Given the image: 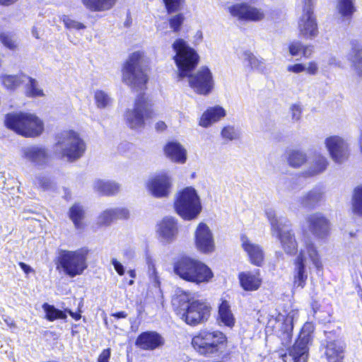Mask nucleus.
<instances>
[{
	"mask_svg": "<svg viewBox=\"0 0 362 362\" xmlns=\"http://www.w3.org/2000/svg\"><path fill=\"white\" fill-rule=\"evenodd\" d=\"M173 307L188 325H197L206 322L211 314V305L206 299H198L183 291L177 293L172 300Z\"/></svg>",
	"mask_w": 362,
	"mask_h": 362,
	"instance_id": "1",
	"label": "nucleus"
},
{
	"mask_svg": "<svg viewBox=\"0 0 362 362\" xmlns=\"http://www.w3.org/2000/svg\"><path fill=\"white\" fill-rule=\"evenodd\" d=\"M4 124L8 129L25 138L38 137L45 131L44 121L29 112L8 113L5 117Z\"/></svg>",
	"mask_w": 362,
	"mask_h": 362,
	"instance_id": "2",
	"label": "nucleus"
},
{
	"mask_svg": "<svg viewBox=\"0 0 362 362\" xmlns=\"http://www.w3.org/2000/svg\"><path fill=\"white\" fill-rule=\"evenodd\" d=\"M311 262L317 269L322 267L319 252L313 243L305 240L302 247L293 262V284L295 288H303L308 276V262Z\"/></svg>",
	"mask_w": 362,
	"mask_h": 362,
	"instance_id": "3",
	"label": "nucleus"
},
{
	"mask_svg": "<svg viewBox=\"0 0 362 362\" xmlns=\"http://www.w3.org/2000/svg\"><path fill=\"white\" fill-rule=\"evenodd\" d=\"M148 60L143 52H133L122 69V81L135 89H143L146 84Z\"/></svg>",
	"mask_w": 362,
	"mask_h": 362,
	"instance_id": "4",
	"label": "nucleus"
},
{
	"mask_svg": "<svg viewBox=\"0 0 362 362\" xmlns=\"http://www.w3.org/2000/svg\"><path fill=\"white\" fill-rule=\"evenodd\" d=\"M175 273L182 279L197 285L207 284L214 277L211 269L204 262L191 257H183L174 265Z\"/></svg>",
	"mask_w": 362,
	"mask_h": 362,
	"instance_id": "5",
	"label": "nucleus"
},
{
	"mask_svg": "<svg viewBox=\"0 0 362 362\" xmlns=\"http://www.w3.org/2000/svg\"><path fill=\"white\" fill-rule=\"evenodd\" d=\"M86 150V144L80 134L74 130H65L57 136L54 146L56 156L69 161L81 158Z\"/></svg>",
	"mask_w": 362,
	"mask_h": 362,
	"instance_id": "6",
	"label": "nucleus"
},
{
	"mask_svg": "<svg viewBox=\"0 0 362 362\" xmlns=\"http://www.w3.org/2000/svg\"><path fill=\"white\" fill-rule=\"evenodd\" d=\"M172 47L175 53L173 59L177 68V80L181 81L196 68L199 57L197 51L183 39H176Z\"/></svg>",
	"mask_w": 362,
	"mask_h": 362,
	"instance_id": "7",
	"label": "nucleus"
},
{
	"mask_svg": "<svg viewBox=\"0 0 362 362\" xmlns=\"http://www.w3.org/2000/svg\"><path fill=\"white\" fill-rule=\"evenodd\" d=\"M88 250L81 248L76 250H61L57 259V269L73 278L81 275L87 269Z\"/></svg>",
	"mask_w": 362,
	"mask_h": 362,
	"instance_id": "8",
	"label": "nucleus"
},
{
	"mask_svg": "<svg viewBox=\"0 0 362 362\" xmlns=\"http://www.w3.org/2000/svg\"><path fill=\"white\" fill-rule=\"evenodd\" d=\"M265 213L271 225L272 236L279 239L286 254L294 255L297 251L298 245L295 235L290 228L289 222L284 218L277 217L276 212L272 209H267Z\"/></svg>",
	"mask_w": 362,
	"mask_h": 362,
	"instance_id": "9",
	"label": "nucleus"
},
{
	"mask_svg": "<svg viewBox=\"0 0 362 362\" xmlns=\"http://www.w3.org/2000/svg\"><path fill=\"white\" fill-rule=\"evenodd\" d=\"M175 209L185 220L197 218L202 210L201 199L197 190L192 187H187L178 192L175 197Z\"/></svg>",
	"mask_w": 362,
	"mask_h": 362,
	"instance_id": "10",
	"label": "nucleus"
},
{
	"mask_svg": "<svg viewBox=\"0 0 362 362\" xmlns=\"http://www.w3.org/2000/svg\"><path fill=\"white\" fill-rule=\"evenodd\" d=\"M227 341V337L218 330L203 329L192 339L193 348L201 355L211 356L218 353Z\"/></svg>",
	"mask_w": 362,
	"mask_h": 362,
	"instance_id": "11",
	"label": "nucleus"
},
{
	"mask_svg": "<svg viewBox=\"0 0 362 362\" xmlns=\"http://www.w3.org/2000/svg\"><path fill=\"white\" fill-rule=\"evenodd\" d=\"M152 103L144 94L136 99L132 109H128L124 115L126 123L132 129L139 130L144 127L146 121L154 117Z\"/></svg>",
	"mask_w": 362,
	"mask_h": 362,
	"instance_id": "12",
	"label": "nucleus"
},
{
	"mask_svg": "<svg viewBox=\"0 0 362 362\" xmlns=\"http://www.w3.org/2000/svg\"><path fill=\"white\" fill-rule=\"evenodd\" d=\"M187 82L191 89L197 94L208 95L214 89L215 81L211 70L206 66H202L196 72L189 73Z\"/></svg>",
	"mask_w": 362,
	"mask_h": 362,
	"instance_id": "13",
	"label": "nucleus"
},
{
	"mask_svg": "<svg viewBox=\"0 0 362 362\" xmlns=\"http://www.w3.org/2000/svg\"><path fill=\"white\" fill-rule=\"evenodd\" d=\"M315 0H301L302 14L298 28L300 34L306 39H313L318 34L317 23L313 13Z\"/></svg>",
	"mask_w": 362,
	"mask_h": 362,
	"instance_id": "14",
	"label": "nucleus"
},
{
	"mask_svg": "<svg viewBox=\"0 0 362 362\" xmlns=\"http://www.w3.org/2000/svg\"><path fill=\"white\" fill-rule=\"evenodd\" d=\"M314 325L305 322L301 329L299 337L293 346L289 349L288 354L293 362H307L308 358V344L312 339Z\"/></svg>",
	"mask_w": 362,
	"mask_h": 362,
	"instance_id": "15",
	"label": "nucleus"
},
{
	"mask_svg": "<svg viewBox=\"0 0 362 362\" xmlns=\"http://www.w3.org/2000/svg\"><path fill=\"white\" fill-rule=\"evenodd\" d=\"M298 310L293 309L286 315L278 313L275 317L272 316L269 320V323L273 326L274 329L282 332L280 337L284 344L291 342L293 322L298 320Z\"/></svg>",
	"mask_w": 362,
	"mask_h": 362,
	"instance_id": "16",
	"label": "nucleus"
},
{
	"mask_svg": "<svg viewBox=\"0 0 362 362\" xmlns=\"http://www.w3.org/2000/svg\"><path fill=\"white\" fill-rule=\"evenodd\" d=\"M172 185V177L165 172L151 176L146 183L148 192L156 198L167 197L170 193Z\"/></svg>",
	"mask_w": 362,
	"mask_h": 362,
	"instance_id": "17",
	"label": "nucleus"
},
{
	"mask_svg": "<svg viewBox=\"0 0 362 362\" xmlns=\"http://www.w3.org/2000/svg\"><path fill=\"white\" fill-rule=\"evenodd\" d=\"M324 144L334 162L342 163L348 159L350 154L349 144L343 137L337 135L327 136Z\"/></svg>",
	"mask_w": 362,
	"mask_h": 362,
	"instance_id": "18",
	"label": "nucleus"
},
{
	"mask_svg": "<svg viewBox=\"0 0 362 362\" xmlns=\"http://www.w3.org/2000/svg\"><path fill=\"white\" fill-rule=\"evenodd\" d=\"M194 245L197 250L204 254H211L215 251L214 236L209 226L200 222L194 233Z\"/></svg>",
	"mask_w": 362,
	"mask_h": 362,
	"instance_id": "19",
	"label": "nucleus"
},
{
	"mask_svg": "<svg viewBox=\"0 0 362 362\" xmlns=\"http://www.w3.org/2000/svg\"><path fill=\"white\" fill-rule=\"evenodd\" d=\"M23 159L36 166L46 165L50 158L48 148L41 144H33L21 149Z\"/></svg>",
	"mask_w": 362,
	"mask_h": 362,
	"instance_id": "20",
	"label": "nucleus"
},
{
	"mask_svg": "<svg viewBox=\"0 0 362 362\" xmlns=\"http://www.w3.org/2000/svg\"><path fill=\"white\" fill-rule=\"evenodd\" d=\"M305 221L310 231L317 238L323 239L329 235V221L322 213L316 212L309 214Z\"/></svg>",
	"mask_w": 362,
	"mask_h": 362,
	"instance_id": "21",
	"label": "nucleus"
},
{
	"mask_svg": "<svg viewBox=\"0 0 362 362\" xmlns=\"http://www.w3.org/2000/svg\"><path fill=\"white\" fill-rule=\"evenodd\" d=\"M240 245L252 265L262 267L264 264V252L259 245L254 243L245 235L240 236Z\"/></svg>",
	"mask_w": 362,
	"mask_h": 362,
	"instance_id": "22",
	"label": "nucleus"
},
{
	"mask_svg": "<svg viewBox=\"0 0 362 362\" xmlns=\"http://www.w3.org/2000/svg\"><path fill=\"white\" fill-rule=\"evenodd\" d=\"M163 337L155 331H147L141 333L136 338L135 345L144 351H153L164 344Z\"/></svg>",
	"mask_w": 362,
	"mask_h": 362,
	"instance_id": "23",
	"label": "nucleus"
},
{
	"mask_svg": "<svg viewBox=\"0 0 362 362\" xmlns=\"http://www.w3.org/2000/svg\"><path fill=\"white\" fill-rule=\"evenodd\" d=\"M238 280L240 287L245 291H257L262 284V277L259 269L240 272Z\"/></svg>",
	"mask_w": 362,
	"mask_h": 362,
	"instance_id": "24",
	"label": "nucleus"
},
{
	"mask_svg": "<svg viewBox=\"0 0 362 362\" xmlns=\"http://www.w3.org/2000/svg\"><path fill=\"white\" fill-rule=\"evenodd\" d=\"M157 233L163 242L170 243L177 237V223L173 217H165L157 224Z\"/></svg>",
	"mask_w": 362,
	"mask_h": 362,
	"instance_id": "25",
	"label": "nucleus"
},
{
	"mask_svg": "<svg viewBox=\"0 0 362 362\" xmlns=\"http://www.w3.org/2000/svg\"><path fill=\"white\" fill-rule=\"evenodd\" d=\"M328 165V159L325 155L315 152L310 157L308 165L303 173L305 177H314L324 173Z\"/></svg>",
	"mask_w": 362,
	"mask_h": 362,
	"instance_id": "26",
	"label": "nucleus"
},
{
	"mask_svg": "<svg viewBox=\"0 0 362 362\" xmlns=\"http://www.w3.org/2000/svg\"><path fill=\"white\" fill-rule=\"evenodd\" d=\"M164 154L172 162L183 164L187 160V151L177 141H169L163 147Z\"/></svg>",
	"mask_w": 362,
	"mask_h": 362,
	"instance_id": "27",
	"label": "nucleus"
},
{
	"mask_svg": "<svg viewBox=\"0 0 362 362\" xmlns=\"http://www.w3.org/2000/svg\"><path fill=\"white\" fill-rule=\"evenodd\" d=\"M226 115V110L220 105L209 107L201 116L199 124L203 127H208L213 123L221 120Z\"/></svg>",
	"mask_w": 362,
	"mask_h": 362,
	"instance_id": "28",
	"label": "nucleus"
},
{
	"mask_svg": "<svg viewBox=\"0 0 362 362\" xmlns=\"http://www.w3.org/2000/svg\"><path fill=\"white\" fill-rule=\"evenodd\" d=\"M27 75L19 72L17 74H0V83L6 90L13 91L26 81Z\"/></svg>",
	"mask_w": 362,
	"mask_h": 362,
	"instance_id": "29",
	"label": "nucleus"
},
{
	"mask_svg": "<svg viewBox=\"0 0 362 362\" xmlns=\"http://www.w3.org/2000/svg\"><path fill=\"white\" fill-rule=\"evenodd\" d=\"M345 344L339 340L330 341L327 345L325 354L328 362H343Z\"/></svg>",
	"mask_w": 362,
	"mask_h": 362,
	"instance_id": "30",
	"label": "nucleus"
},
{
	"mask_svg": "<svg viewBox=\"0 0 362 362\" xmlns=\"http://www.w3.org/2000/svg\"><path fill=\"white\" fill-rule=\"evenodd\" d=\"M218 305V321L225 326L231 327L235 324V318L230 310L229 302L223 298H221Z\"/></svg>",
	"mask_w": 362,
	"mask_h": 362,
	"instance_id": "31",
	"label": "nucleus"
},
{
	"mask_svg": "<svg viewBox=\"0 0 362 362\" xmlns=\"http://www.w3.org/2000/svg\"><path fill=\"white\" fill-rule=\"evenodd\" d=\"M352 67L358 74H362V46L358 43H352L351 49L346 56Z\"/></svg>",
	"mask_w": 362,
	"mask_h": 362,
	"instance_id": "32",
	"label": "nucleus"
},
{
	"mask_svg": "<svg viewBox=\"0 0 362 362\" xmlns=\"http://www.w3.org/2000/svg\"><path fill=\"white\" fill-rule=\"evenodd\" d=\"M322 199V192L320 189L315 188L301 198V204L306 208H314L318 206Z\"/></svg>",
	"mask_w": 362,
	"mask_h": 362,
	"instance_id": "33",
	"label": "nucleus"
},
{
	"mask_svg": "<svg viewBox=\"0 0 362 362\" xmlns=\"http://www.w3.org/2000/svg\"><path fill=\"white\" fill-rule=\"evenodd\" d=\"M93 189L102 194H113L119 189L117 183L112 181H106L103 180H96L93 183Z\"/></svg>",
	"mask_w": 362,
	"mask_h": 362,
	"instance_id": "34",
	"label": "nucleus"
},
{
	"mask_svg": "<svg viewBox=\"0 0 362 362\" xmlns=\"http://www.w3.org/2000/svg\"><path fill=\"white\" fill-rule=\"evenodd\" d=\"M116 0H82L83 4L91 11H105L113 7Z\"/></svg>",
	"mask_w": 362,
	"mask_h": 362,
	"instance_id": "35",
	"label": "nucleus"
},
{
	"mask_svg": "<svg viewBox=\"0 0 362 362\" xmlns=\"http://www.w3.org/2000/svg\"><path fill=\"white\" fill-rule=\"evenodd\" d=\"M25 86V95L31 98H40L45 95L44 90L39 85L37 81L27 76Z\"/></svg>",
	"mask_w": 362,
	"mask_h": 362,
	"instance_id": "36",
	"label": "nucleus"
},
{
	"mask_svg": "<svg viewBox=\"0 0 362 362\" xmlns=\"http://www.w3.org/2000/svg\"><path fill=\"white\" fill-rule=\"evenodd\" d=\"M243 59L254 70L264 72L267 69L264 59L255 56L250 52H245L243 53Z\"/></svg>",
	"mask_w": 362,
	"mask_h": 362,
	"instance_id": "37",
	"label": "nucleus"
},
{
	"mask_svg": "<svg viewBox=\"0 0 362 362\" xmlns=\"http://www.w3.org/2000/svg\"><path fill=\"white\" fill-rule=\"evenodd\" d=\"M355 0H337V10L344 18H349L355 12Z\"/></svg>",
	"mask_w": 362,
	"mask_h": 362,
	"instance_id": "38",
	"label": "nucleus"
},
{
	"mask_svg": "<svg viewBox=\"0 0 362 362\" xmlns=\"http://www.w3.org/2000/svg\"><path fill=\"white\" fill-rule=\"evenodd\" d=\"M42 308L45 313V317L49 321H54L58 319H66V314L65 312L57 309L54 305L44 303Z\"/></svg>",
	"mask_w": 362,
	"mask_h": 362,
	"instance_id": "39",
	"label": "nucleus"
},
{
	"mask_svg": "<svg viewBox=\"0 0 362 362\" xmlns=\"http://www.w3.org/2000/svg\"><path fill=\"white\" fill-rule=\"evenodd\" d=\"M308 160L307 155L305 152L300 151H291L288 157L289 165L293 168L300 167Z\"/></svg>",
	"mask_w": 362,
	"mask_h": 362,
	"instance_id": "40",
	"label": "nucleus"
},
{
	"mask_svg": "<svg viewBox=\"0 0 362 362\" xmlns=\"http://www.w3.org/2000/svg\"><path fill=\"white\" fill-rule=\"evenodd\" d=\"M69 216L76 228H81L83 226L82 220L84 211L82 206L78 204L73 205L69 211Z\"/></svg>",
	"mask_w": 362,
	"mask_h": 362,
	"instance_id": "41",
	"label": "nucleus"
},
{
	"mask_svg": "<svg viewBox=\"0 0 362 362\" xmlns=\"http://www.w3.org/2000/svg\"><path fill=\"white\" fill-rule=\"evenodd\" d=\"M94 99L97 107L103 109L111 103L110 96L104 91L98 90L94 93Z\"/></svg>",
	"mask_w": 362,
	"mask_h": 362,
	"instance_id": "42",
	"label": "nucleus"
},
{
	"mask_svg": "<svg viewBox=\"0 0 362 362\" xmlns=\"http://www.w3.org/2000/svg\"><path fill=\"white\" fill-rule=\"evenodd\" d=\"M60 18L64 23L65 28L69 30H80L86 28V25L83 23L73 19L69 16L63 15Z\"/></svg>",
	"mask_w": 362,
	"mask_h": 362,
	"instance_id": "43",
	"label": "nucleus"
},
{
	"mask_svg": "<svg viewBox=\"0 0 362 362\" xmlns=\"http://www.w3.org/2000/svg\"><path fill=\"white\" fill-rule=\"evenodd\" d=\"M353 210L356 214L362 215V185L354 190Z\"/></svg>",
	"mask_w": 362,
	"mask_h": 362,
	"instance_id": "44",
	"label": "nucleus"
},
{
	"mask_svg": "<svg viewBox=\"0 0 362 362\" xmlns=\"http://www.w3.org/2000/svg\"><path fill=\"white\" fill-rule=\"evenodd\" d=\"M0 42L7 48L10 49H15L17 46V41L14 37V35L10 33H0Z\"/></svg>",
	"mask_w": 362,
	"mask_h": 362,
	"instance_id": "45",
	"label": "nucleus"
},
{
	"mask_svg": "<svg viewBox=\"0 0 362 362\" xmlns=\"http://www.w3.org/2000/svg\"><path fill=\"white\" fill-rule=\"evenodd\" d=\"M185 21V16L182 13H177L172 16L169 19L170 28L174 33H178Z\"/></svg>",
	"mask_w": 362,
	"mask_h": 362,
	"instance_id": "46",
	"label": "nucleus"
},
{
	"mask_svg": "<svg viewBox=\"0 0 362 362\" xmlns=\"http://www.w3.org/2000/svg\"><path fill=\"white\" fill-rule=\"evenodd\" d=\"M165 9L168 13H175L180 11L185 2V0H163Z\"/></svg>",
	"mask_w": 362,
	"mask_h": 362,
	"instance_id": "47",
	"label": "nucleus"
},
{
	"mask_svg": "<svg viewBox=\"0 0 362 362\" xmlns=\"http://www.w3.org/2000/svg\"><path fill=\"white\" fill-rule=\"evenodd\" d=\"M113 220H115V217L112 209H107L103 211L98 217V223L100 226H106L109 225Z\"/></svg>",
	"mask_w": 362,
	"mask_h": 362,
	"instance_id": "48",
	"label": "nucleus"
},
{
	"mask_svg": "<svg viewBox=\"0 0 362 362\" xmlns=\"http://www.w3.org/2000/svg\"><path fill=\"white\" fill-rule=\"evenodd\" d=\"M221 135L223 139L230 141L238 139L240 136L239 132L232 126L225 127L221 131Z\"/></svg>",
	"mask_w": 362,
	"mask_h": 362,
	"instance_id": "49",
	"label": "nucleus"
},
{
	"mask_svg": "<svg viewBox=\"0 0 362 362\" xmlns=\"http://www.w3.org/2000/svg\"><path fill=\"white\" fill-rule=\"evenodd\" d=\"M303 44L300 41H293L288 45V51L291 56L297 57L302 53Z\"/></svg>",
	"mask_w": 362,
	"mask_h": 362,
	"instance_id": "50",
	"label": "nucleus"
},
{
	"mask_svg": "<svg viewBox=\"0 0 362 362\" xmlns=\"http://www.w3.org/2000/svg\"><path fill=\"white\" fill-rule=\"evenodd\" d=\"M319 71V66L315 61H310L304 64V72L309 75H316Z\"/></svg>",
	"mask_w": 362,
	"mask_h": 362,
	"instance_id": "51",
	"label": "nucleus"
},
{
	"mask_svg": "<svg viewBox=\"0 0 362 362\" xmlns=\"http://www.w3.org/2000/svg\"><path fill=\"white\" fill-rule=\"evenodd\" d=\"M35 185L43 189H47L50 187L49 180L45 176H38L35 177Z\"/></svg>",
	"mask_w": 362,
	"mask_h": 362,
	"instance_id": "52",
	"label": "nucleus"
},
{
	"mask_svg": "<svg viewBox=\"0 0 362 362\" xmlns=\"http://www.w3.org/2000/svg\"><path fill=\"white\" fill-rule=\"evenodd\" d=\"M112 209L114 212L115 219L127 218L129 217V211L125 208H115Z\"/></svg>",
	"mask_w": 362,
	"mask_h": 362,
	"instance_id": "53",
	"label": "nucleus"
},
{
	"mask_svg": "<svg viewBox=\"0 0 362 362\" xmlns=\"http://www.w3.org/2000/svg\"><path fill=\"white\" fill-rule=\"evenodd\" d=\"M286 70L288 72L293 74H300L304 72V64L297 63L293 64H289L286 67Z\"/></svg>",
	"mask_w": 362,
	"mask_h": 362,
	"instance_id": "54",
	"label": "nucleus"
},
{
	"mask_svg": "<svg viewBox=\"0 0 362 362\" xmlns=\"http://www.w3.org/2000/svg\"><path fill=\"white\" fill-rule=\"evenodd\" d=\"M292 119L293 121H298L301 117V108L300 106L294 105L290 109Z\"/></svg>",
	"mask_w": 362,
	"mask_h": 362,
	"instance_id": "55",
	"label": "nucleus"
},
{
	"mask_svg": "<svg viewBox=\"0 0 362 362\" xmlns=\"http://www.w3.org/2000/svg\"><path fill=\"white\" fill-rule=\"evenodd\" d=\"M111 351L110 349H104L100 354L98 362H109L110 358Z\"/></svg>",
	"mask_w": 362,
	"mask_h": 362,
	"instance_id": "56",
	"label": "nucleus"
},
{
	"mask_svg": "<svg viewBox=\"0 0 362 362\" xmlns=\"http://www.w3.org/2000/svg\"><path fill=\"white\" fill-rule=\"evenodd\" d=\"M115 271L119 276H122L124 274V268L123 265L117 261L116 259H112L111 261Z\"/></svg>",
	"mask_w": 362,
	"mask_h": 362,
	"instance_id": "57",
	"label": "nucleus"
},
{
	"mask_svg": "<svg viewBox=\"0 0 362 362\" xmlns=\"http://www.w3.org/2000/svg\"><path fill=\"white\" fill-rule=\"evenodd\" d=\"M314 47L312 45H304L302 49V54L304 57L308 58L313 53Z\"/></svg>",
	"mask_w": 362,
	"mask_h": 362,
	"instance_id": "58",
	"label": "nucleus"
},
{
	"mask_svg": "<svg viewBox=\"0 0 362 362\" xmlns=\"http://www.w3.org/2000/svg\"><path fill=\"white\" fill-rule=\"evenodd\" d=\"M155 128L158 132H163L166 129L167 125L163 121H159L156 123Z\"/></svg>",
	"mask_w": 362,
	"mask_h": 362,
	"instance_id": "59",
	"label": "nucleus"
},
{
	"mask_svg": "<svg viewBox=\"0 0 362 362\" xmlns=\"http://www.w3.org/2000/svg\"><path fill=\"white\" fill-rule=\"evenodd\" d=\"M64 312L65 313L67 312L75 320H78L81 317L80 312L74 313L71 310H67V309H66Z\"/></svg>",
	"mask_w": 362,
	"mask_h": 362,
	"instance_id": "60",
	"label": "nucleus"
},
{
	"mask_svg": "<svg viewBox=\"0 0 362 362\" xmlns=\"http://www.w3.org/2000/svg\"><path fill=\"white\" fill-rule=\"evenodd\" d=\"M149 269H150V272H151V275L153 276V279H154L155 283L158 284V277L157 276L154 265L150 266Z\"/></svg>",
	"mask_w": 362,
	"mask_h": 362,
	"instance_id": "61",
	"label": "nucleus"
},
{
	"mask_svg": "<svg viewBox=\"0 0 362 362\" xmlns=\"http://www.w3.org/2000/svg\"><path fill=\"white\" fill-rule=\"evenodd\" d=\"M19 266L25 274H29L32 271L30 267L23 262H20Z\"/></svg>",
	"mask_w": 362,
	"mask_h": 362,
	"instance_id": "62",
	"label": "nucleus"
},
{
	"mask_svg": "<svg viewBox=\"0 0 362 362\" xmlns=\"http://www.w3.org/2000/svg\"><path fill=\"white\" fill-rule=\"evenodd\" d=\"M127 274L132 278L129 281V285H132L134 284V279L136 277V272L134 269H130L127 272Z\"/></svg>",
	"mask_w": 362,
	"mask_h": 362,
	"instance_id": "63",
	"label": "nucleus"
},
{
	"mask_svg": "<svg viewBox=\"0 0 362 362\" xmlns=\"http://www.w3.org/2000/svg\"><path fill=\"white\" fill-rule=\"evenodd\" d=\"M112 315L116 318H126L127 317V313H125L124 311H121L116 313H113Z\"/></svg>",
	"mask_w": 362,
	"mask_h": 362,
	"instance_id": "64",
	"label": "nucleus"
}]
</instances>
